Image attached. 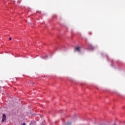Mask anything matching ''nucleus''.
I'll use <instances>...</instances> for the list:
<instances>
[{
    "mask_svg": "<svg viewBox=\"0 0 125 125\" xmlns=\"http://www.w3.org/2000/svg\"><path fill=\"white\" fill-rule=\"evenodd\" d=\"M6 120V116H5V114H3L2 115V119L1 120L2 123H3V122H4V121Z\"/></svg>",
    "mask_w": 125,
    "mask_h": 125,
    "instance_id": "f257e3e1",
    "label": "nucleus"
},
{
    "mask_svg": "<svg viewBox=\"0 0 125 125\" xmlns=\"http://www.w3.org/2000/svg\"><path fill=\"white\" fill-rule=\"evenodd\" d=\"M76 50L77 51H78V52L81 51V47H80V46L77 47L76 48Z\"/></svg>",
    "mask_w": 125,
    "mask_h": 125,
    "instance_id": "f03ea898",
    "label": "nucleus"
},
{
    "mask_svg": "<svg viewBox=\"0 0 125 125\" xmlns=\"http://www.w3.org/2000/svg\"><path fill=\"white\" fill-rule=\"evenodd\" d=\"M9 41H11V38L10 37V38H9Z\"/></svg>",
    "mask_w": 125,
    "mask_h": 125,
    "instance_id": "7ed1b4c3",
    "label": "nucleus"
},
{
    "mask_svg": "<svg viewBox=\"0 0 125 125\" xmlns=\"http://www.w3.org/2000/svg\"><path fill=\"white\" fill-rule=\"evenodd\" d=\"M89 35H91L92 33H91V32H89Z\"/></svg>",
    "mask_w": 125,
    "mask_h": 125,
    "instance_id": "20e7f679",
    "label": "nucleus"
}]
</instances>
